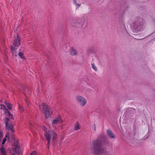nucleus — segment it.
<instances>
[{"instance_id":"1","label":"nucleus","mask_w":155,"mask_h":155,"mask_svg":"<svg viewBox=\"0 0 155 155\" xmlns=\"http://www.w3.org/2000/svg\"><path fill=\"white\" fill-rule=\"evenodd\" d=\"M91 149L94 155H110L108 152L104 153V149L101 145V142L97 139L93 141L91 146Z\"/></svg>"},{"instance_id":"2","label":"nucleus","mask_w":155,"mask_h":155,"mask_svg":"<svg viewBox=\"0 0 155 155\" xmlns=\"http://www.w3.org/2000/svg\"><path fill=\"white\" fill-rule=\"evenodd\" d=\"M130 26L134 32H137L143 30L145 25L143 21L136 18L133 20Z\"/></svg>"},{"instance_id":"3","label":"nucleus","mask_w":155,"mask_h":155,"mask_svg":"<svg viewBox=\"0 0 155 155\" xmlns=\"http://www.w3.org/2000/svg\"><path fill=\"white\" fill-rule=\"evenodd\" d=\"M42 129L45 131V136L46 140L48 141L47 145L48 146L50 140H54L56 137L57 135L55 133L49 130H47V128L44 126H43Z\"/></svg>"},{"instance_id":"4","label":"nucleus","mask_w":155,"mask_h":155,"mask_svg":"<svg viewBox=\"0 0 155 155\" xmlns=\"http://www.w3.org/2000/svg\"><path fill=\"white\" fill-rule=\"evenodd\" d=\"M39 108L41 111L45 114L46 118H48L50 114L49 112L48 109V106L45 103H42L39 105Z\"/></svg>"},{"instance_id":"5","label":"nucleus","mask_w":155,"mask_h":155,"mask_svg":"<svg viewBox=\"0 0 155 155\" xmlns=\"http://www.w3.org/2000/svg\"><path fill=\"white\" fill-rule=\"evenodd\" d=\"M76 99L77 102L81 106L84 107L85 106L87 103V100L82 96L78 95L76 96Z\"/></svg>"},{"instance_id":"6","label":"nucleus","mask_w":155,"mask_h":155,"mask_svg":"<svg viewBox=\"0 0 155 155\" xmlns=\"http://www.w3.org/2000/svg\"><path fill=\"white\" fill-rule=\"evenodd\" d=\"M69 53L72 56H76L78 55V51L74 48L71 47L70 49Z\"/></svg>"},{"instance_id":"7","label":"nucleus","mask_w":155,"mask_h":155,"mask_svg":"<svg viewBox=\"0 0 155 155\" xmlns=\"http://www.w3.org/2000/svg\"><path fill=\"white\" fill-rule=\"evenodd\" d=\"M62 122L61 117L60 116L54 119L52 121V124L53 125L59 123H61Z\"/></svg>"},{"instance_id":"8","label":"nucleus","mask_w":155,"mask_h":155,"mask_svg":"<svg viewBox=\"0 0 155 155\" xmlns=\"http://www.w3.org/2000/svg\"><path fill=\"white\" fill-rule=\"evenodd\" d=\"M15 150H14L13 152L12 153L13 154H18L21 153V151L16 143L15 144Z\"/></svg>"},{"instance_id":"9","label":"nucleus","mask_w":155,"mask_h":155,"mask_svg":"<svg viewBox=\"0 0 155 155\" xmlns=\"http://www.w3.org/2000/svg\"><path fill=\"white\" fill-rule=\"evenodd\" d=\"M107 134L108 136L111 139H113L115 138V135L111 130L108 129L107 130Z\"/></svg>"},{"instance_id":"10","label":"nucleus","mask_w":155,"mask_h":155,"mask_svg":"<svg viewBox=\"0 0 155 155\" xmlns=\"http://www.w3.org/2000/svg\"><path fill=\"white\" fill-rule=\"evenodd\" d=\"M17 37L14 43V45L15 46H18L20 44V40L19 38V36L18 33L16 34Z\"/></svg>"},{"instance_id":"11","label":"nucleus","mask_w":155,"mask_h":155,"mask_svg":"<svg viewBox=\"0 0 155 155\" xmlns=\"http://www.w3.org/2000/svg\"><path fill=\"white\" fill-rule=\"evenodd\" d=\"M6 128L8 130H11L12 131H13L14 126L12 124L7 125L6 126Z\"/></svg>"},{"instance_id":"12","label":"nucleus","mask_w":155,"mask_h":155,"mask_svg":"<svg viewBox=\"0 0 155 155\" xmlns=\"http://www.w3.org/2000/svg\"><path fill=\"white\" fill-rule=\"evenodd\" d=\"M80 129L79 124L78 122H77L75 124L74 129L75 130H78Z\"/></svg>"},{"instance_id":"13","label":"nucleus","mask_w":155,"mask_h":155,"mask_svg":"<svg viewBox=\"0 0 155 155\" xmlns=\"http://www.w3.org/2000/svg\"><path fill=\"white\" fill-rule=\"evenodd\" d=\"M5 113L8 116H9L10 117L11 119L13 118V116L11 114L10 112L8 111V110L6 109L4 111Z\"/></svg>"},{"instance_id":"14","label":"nucleus","mask_w":155,"mask_h":155,"mask_svg":"<svg viewBox=\"0 0 155 155\" xmlns=\"http://www.w3.org/2000/svg\"><path fill=\"white\" fill-rule=\"evenodd\" d=\"M85 23V20L84 19H82L81 20L80 23V25H81V27H83Z\"/></svg>"},{"instance_id":"15","label":"nucleus","mask_w":155,"mask_h":155,"mask_svg":"<svg viewBox=\"0 0 155 155\" xmlns=\"http://www.w3.org/2000/svg\"><path fill=\"white\" fill-rule=\"evenodd\" d=\"M8 108L10 110H12V105L9 103H8V104H7L6 105Z\"/></svg>"},{"instance_id":"16","label":"nucleus","mask_w":155,"mask_h":155,"mask_svg":"<svg viewBox=\"0 0 155 155\" xmlns=\"http://www.w3.org/2000/svg\"><path fill=\"white\" fill-rule=\"evenodd\" d=\"M9 119L7 118H5L4 120V122L5 123L6 126L8 124V122L9 121Z\"/></svg>"},{"instance_id":"17","label":"nucleus","mask_w":155,"mask_h":155,"mask_svg":"<svg viewBox=\"0 0 155 155\" xmlns=\"http://www.w3.org/2000/svg\"><path fill=\"white\" fill-rule=\"evenodd\" d=\"M1 151L3 155H6L5 150L3 147L1 148Z\"/></svg>"},{"instance_id":"18","label":"nucleus","mask_w":155,"mask_h":155,"mask_svg":"<svg viewBox=\"0 0 155 155\" xmlns=\"http://www.w3.org/2000/svg\"><path fill=\"white\" fill-rule=\"evenodd\" d=\"M18 55L20 58L22 59H24V57L23 55V53L21 52H19Z\"/></svg>"},{"instance_id":"19","label":"nucleus","mask_w":155,"mask_h":155,"mask_svg":"<svg viewBox=\"0 0 155 155\" xmlns=\"http://www.w3.org/2000/svg\"><path fill=\"white\" fill-rule=\"evenodd\" d=\"M0 109H1L4 110V111L5 110H6L7 109L5 106L4 105L1 104L0 105Z\"/></svg>"},{"instance_id":"20","label":"nucleus","mask_w":155,"mask_h":155,"mask_svg":"<svg viewBox=\"0 0 155 155\" xmlns=\"http://www.w3.org/2000/svg\"><path fill=\"white\" fill-rule=\"evenodd\" d=\"M92 67L93 68L95 71H97V68H96V67L95 66L94 64H92Z\"/></svg>"},{"instance_id":"21","label":"nucleus","mask_w":155,"mask_h":155,"mask_svg":"<svg viewBox=\"0 0 155 155\" xmlns=\"http://www.w3.org/2000/svg\"><path fill=\"white\" fill-rule=\"evenodd\" d=\"M19 107L21 110V111H23L24 108H23L22 106H21L19 104Z\"/></svg>"},{"instance_id":"22","label":"nucleus","mask_w":155,"mask_h":155,"mask_svg":"<svg viewBox=\"0 0 155 155\" xmlns=\"http://www.w3.org/2000/svg\"><path fill=\"white\" fill-rule=\"evenodd\" d=\"M11 49L12 50V51L13 52H14V51H15V48L14 47H13V46H11Z\"/></svg>"},{"instance_id":"23","label":"nucleus","mask_w":155,"mask_h":155,"mask_svg":"<svg viewBox=\"0 0 155 155\" xmlns=\"http://www.w3.org/2000/svg\"><path fill=\"white\" fill-rule=\"evenodd\" d=\"M36 153L35 151H33L32 152L30 155H36Z\"/></svg>"},{"instance_id":"24","label":"nucleus","mask_w":155,"mask_h":155,"mask_svg":"<svg viewBox=\"0 0 155 155\" xmlns=\"http://www.w3.org/2000/svg\"><path fill=\"white\" fill-rule=\"evenodd\" d=\"M6 138H4L3 140V141L2 142V144H4V143H5V141H6Z\"/></svg>"},{"instance_id":"25","label":"nucleus","mask_w":155,"mask_h":155,"mask_svg":"<svg viewBox=\"0 0 155 155\" xmlns=\"http://www.w3.org/2000/svg\"><path fill=\"white\" fill-rule=\"evenodd\" d=\"M73 3L74 4L76 5L77 3V1L76 0H73Z\"/></svg>"},{"instance_id":"26","label":"nucleus","mask_w":155,"mask_h":155,"mask_svg":"<svg viewBox=\"0 0 155 155\" xmlns=\"http://www.w3.org/2000/svg\"><path fill=\"white\" fill-rule=\"evenodd\" d=\"M76 6H78V7H80V6L81 5V4H78V3H77L76 5H75Z\"/></svg>"},{"instance_id":"27","label":"nucleus","mask_w":155,"mask_h":155,"mask_svg":"<svg viewBox=\"0 0 155 155\" xmlns=\"http://www.w3.org/2000/svg\"><path fill=\"white\" fill-rule=\"evenodd\" d=\"M153 27L155 30V22L153 25Z\"/></svg>"},{"instance_id":"28","label":"nucleus","mask_w":155,"mask_h":155,"mask_svg":"<svg viewBox=\"0 0 155 155\" xmlns=\"http://www.w3.org/2000/svg\"><path fill=\"white\" fill-rule=\"evenodd\" d=\"M4 103L6 105L7 104H8V103H7L6 101H5L4 102Z\"/></svg>"},{"instance_id":"29","label":"nucleus","mask_w":155,"mask_h":155,"mask_svg":"<svg viewBox=\"0 0 155 155\" xmlns=\"http://www.w3.org/2000/svg\"><path fill=\"white\" fill-rule=\"evenodd\" d=\"M94 130H95V127L94 126Z\"/></svg>"}]
</instances>
